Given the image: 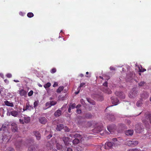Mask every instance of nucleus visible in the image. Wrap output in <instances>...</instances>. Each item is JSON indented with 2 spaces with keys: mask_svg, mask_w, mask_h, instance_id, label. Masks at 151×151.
Segmentation results:
<instances>
[{
  "mask_svg": "<svg viewBox=\"0 0 151 151\" xmlns=\"http://www.w3.org/2000/svg\"><path fill=\"white\" fill-rule=\"evenodd\" d=\"M111 102L114 105H116L118 104L119 102V100L116 97H112L111 98Z\"/></svg>",
  "mask_w": 151,
  "mask_h": 151,
  "instance_id": "9",
  "label": "nucleus"
},
{
  "mask_svg": "<svg viewBox=\"0 0 151 151\" xmlns=\"http://www.w3.org/2000/svg\"><path fill=\"white\" fill-rule=\"evenodd\" d=\"M79 76L80 77H83V76H84V75L83 74H81L80 75H79Z\"/></svg>",
  "mask_w": 151,
  "mask_h": 151,
  "instance_id": "62",
  "label": "nucleus"
},
{
  "mask_svg": "<svg viewBox=\"0 0 151 151\" xmlns=\"http://www.w3.org/2000/svg\"><path fill=\"white\" fill-rule=\"evenodd\" d=\"M56 147L58 149L61 150L62 148V146L61 145L59 144L58 143H57L56 144Z\"/></svg>",
  "mask_w": 151,
  "mask_h": 151,
  "instance_id": "35",
  "label": "nucleus"
},
{
  "mask_svg": "<svg viewBox=\"0 0 151 151\" xmlns=\"http://www.w3.org/2000/svg\"><path fill=\"white\" fill-rule=\"evenodd\" d=\"M141 68L139 67V71L141 72H143L144 71H145L146 70V69L145 68H143L141 65L140 66Z\"/></svg>",
  "mask_w": 151,
  "mask_h": 151,
  "instance_id": "33",
  "label": "nucleus"
},
{
  "mask_svg": "<svg viewBox=\"0 0 151 151\" xmlns=\"http://www.w3.org/2000/svg\"><path fill=\"white\" fill-rule=\"evenodd\" d=\"M133 133V131L131 130H128L126 132L125 134L128 136H132Z\"/></svg>",
  "mask_w": 151,
  "mask_h": 151,
  "instance_id": "22",
  "label": "nucleus"
},
{
  "mask_svg": "<svg viewBox=\"0 0 151 151\" xmlns=\"http://www.w3.org/2000/svg\"><path fill=\"white\" fill-rule=\"evenodd\" d=\"M64 89V87L63 86H60L59 88L57 89L56 92L58 93H60Z\"/></svg>",
  "mask_w": 151,
  "mask_h": 151,
  "instance_id": "27",
  "label": "nucleus"
},
{
  "mask_svg": "<svg viewBox=\"0 0 151 151\" xmlns=\"http://www.w3.org/2000/svg\"><path fill=\"white\" fill-rule=\"evenodd\" d=\"M103 85L106 87L105 88H103L101 89V90L104 92L107 93L108 94H110L111 93V91L107 87L108 86V82L107 81H105L103 84Z\"/></svg>",
  "mask_w": 151,
  "mask_h": 151,
  "instance_id": "2",
  "label": "nucleus"
},
{
  "mask_svg": "<svg viewBox=\"0 0 151 151\" xmlns=\"http://www.w3.org/2000/svg\"><path fill=\"white\" fill-rule=\"evenodd\" d=\"M33 109V107L29 104H27L26 106V109Z\"/></svg>",
  "mask_w": 151,
  "mask_h": 151,
  "instance_id": "41",
  "label": "nucleus"
},
{
  "mask_svg": "<svg viewBox=\"0 0 151 151\" xmlns=\"http://www.w3.org/2000/svg\"><path fill=\"white\" fill-rule=\"evenodd\" d=\"M51 84L50 82H48L44 85V86L45 88H47L51 86Z\"/></svg>",
  "mask_w": 151,
  "mask_h": 151,
  "instance_id": "30",
  "label": "nucleus"
},
{
  "mask_svg": "<svg viewBox=\"0 0 151 151\" xmlns=\"http://www.w3.org/2000/svg\"><path fill=\"white\" fill-rule=\"evenodd\" d=\"M145 120H142L143 122H148L149 121L150 123L151 124V114H145Z\"/></svg>",
  "mask_w": 151,
  "mask_h": 151,
  "instance_id": "4",
  "label": "nucleus"
},
{
  "mask_svg": "<svg viewBox=\"0 0 151 151\" xmlns=\"http://www.w3.org/2000/svg\"><path fill=\"white\" fill-rule=\"evenodd\" d=\"M137 93V91L135 90H134L133 92H132L131 94H130L129 96L131 98L133 97L134 96H135Z\"/></svg>",
  "mask_w": 151,
  "mask_h": 151,
  "instance_id": "23",
  "label": "nucleus"
},
{
  "mask_svg": "<svg viewBox=\"0 0 151 151\" xmlns=\"http://www.w3.org/2000/svg\"><path fill=\"white\" fill-rule=\"evenodd\" d=\"M22 144V141H20L19 142H17L15 143V145L16 148L17 150L21 147Z\"/></svg>",
  "mask_w": 151,
  "mask_h": 151,
  "instance_id": "18",
  "label": "nucleus"
},
{
  "mask_svg": "<svg viewBox=\"0 0 151 151\" xmlns=\"http://www.w3.org/2000/svg\"><path fill=\"white\" fill-rule=\"evenodd\" d=\"M61 114V111L59 109L57 110L54 114L55 116L57 117L59 116Z\"/></svg>",
  "mask_w": 151,
  "mask_h": 151,
  "instance_id": "20",
  "label": "nucleus"
},
{
  "mask_svg": "<svg viewBox=\"0 0 151 151\" xmlns=\"http://www.w3.org/2000/svg\"><path fill=\"white\" fill-rule=\"evenodd\" d=\"M5 127V126L4 127L3 126H2L1 128H0V131L4 130V128Z\"/></svg>",
  "mask_w": 151,
  "mask_h": 151,
  "instance_id": "57",
  "label": "nucleus"
},
{
  "mask_svg": "<svg viewBox=\"0 0 151 151\" xmlns=\"http://www.w3.org/2000/svg\"><path fill=\"white\" fill-rule=\"evenodd\" d=\"M58 83L57 82H55L53 85V87H56L58 86Z\"/></svg>",
  "mask_w": 151,
  "mask_h": 151,
  "instance_id": "50",
  "label": "nucleus"
},
{
  "mask_svg": "<svg viewBox=\"0 0 151 151\" xmlns=\"http://www.w3.org/2000/svg\"><path fill=\"white\" fill-rule=\"evenodd\" d=\"M27 16L29 18H31L34 16V14L32 12H29L27 13Z\"/></svg>",
  "mask_w": 151,
  "mask_h": 151,
  "instance_id": "36",
  "label": "nucleus"
},
{
  "mask_svg": "<svg viewBox=\"0 0 151 151\" xmlns=\"http://www.w3.org/2000/svg\"><path fill=\"white\" fill-rule=\"evenodd\" d=\"M132 147H134L136 146L139 143L138 141L136 140H132Z\"/></svg>",
  "mask_w": 151,
  "mask_h": 151,
  "instance_id": "25",
  "label": "nucleus"
},
{
  "mask_svg": "<svg viewBox=\"0 0 151 151\" xmlns=\"http://www.w3.org/2000/svg\"><path fill=\"white\" fill-rule=\"evenodd\" d=\"M85 85V83H81L80 85V86H79V87L78 88V89H80V88L83 87Z\"/></svg>",
  "mask_w": 151,
  "mask_h": 151,
  "instance_id": "47",
  "label": "nucleus"
},
{
  "mask_svg": "<svg viewBox=\"0 0 151 151\" xmlns=\"http://www.w3.org/2000/svg\"><path fill=\"white\" fill-rule=\"evenodd\" d=\"M142 104V100H140L138 101L136 104L137 106L139 107L141 106Z\"/></svg>",
  "mask_w": 151,
  "mask_h": 151,
  "instance_id": "31",
  "label": "nucleus"
},
{
  "mask_svg": "<svg viewBox=\"0 0 151 151\" xmlns=\"http://www.w3.org/2000/svg\"><path fill=\"white\" fill-rule=\"evenodd\" d=\"M19 93L21 96H26L27 92L24 89H21L19 91Z\"/></svg>",
  "mask_w": 151,
  "mask_h": 151,
  "instance_id": "13",
  "label": "nucleus"
},
{
  "mask_svg": "<svg viewBox=\"0 0 151 151\" xmlns=\"http://www.w3.org/2000/svg\"><path fill=\"white\" fill-rule=\"evenodd\" d=\"M106 117L109 120L111 121H114L115 119L114 115L112 114H107L106 115Z\"/></svg>",
  "mask_w": 151,
  "mask_h": 151,
  "instance_id": "17",
  "label": "nucleus"
},
{
  "mask_svg": "<svg viewBox=\"0 0 151 151\" xmlns=\"http://www.w3.org/2000/svg\"><path fill=\"white\" fill-rule=\"evenodd\" d=\"M56 71V69L55 68H52L51 71L50 72L52 73H55Z\"/></svg>",
  "mask_w": 151,
  "mask_h": 151,
  "instance_id": "45",
  "label": "nucleus"
},
{
  "mask_svg": "<svg viewBox=\"0 0 151 151\" xmlns=\"http://www.w3.org/2000/svg\"><path fill=\"white\" fill-rule=\"evenodd\" d=\"M11 129L13 132H16L18 130L17 125L14 123H12L11 124Z\"/></svg>",
  "mask_w": 151,
  "mask_h": 151,
  "instance_id": "7",
  "label": "nucleus"
},
{
  "mask_svg": "<svg viewBox=\"0 0 151 151\" xmlns=\"http://www.w3.org/2000/svg\"><path fill=\"white\" fill-rule=\"evenodd\" d=\"M83 149V148L80 146H77L76 148V150L77 151H81Z\"/></svg>",
  "mask_w": 151,
  "mask_h": 151,
  "instance_id": "29",
  "label": "nucleus"
},
{
  "mask_svg": "<svg viewBox=\"0 0 151 151\" xmlns=\"http://www.w3.org/2000/svg\"><path fill=\"white\" fill-rule=\"evenodd\" d=\"M19 121L21 123H22L23 124V120H22L21 119H19Z\"/></svg>",
  "mask_w": 151,
  "mask_h": 151,
  "instance_id": "64",
  "label": "nucleus"
},
{
  "mask_svg": "<svg viewBox=\"0 0 151 151\" xmlns=\"http://www.w3.org/2000/svg\"><path fill=\"white\" fill-rule=\"evenodd\" d=\"M92 115L90 113H88L87 114L86 116L85 117L88 119H90L92 117Z\"/></svg>",
  "mask_w": 151,
  "mask_h": 151,
  "instance_id": "37",
  "label": "nucleus"
},
{
  "mask_svg": "<svg viewBox=\"0 0 151 151\" xmlns=\"http://www.w3.org/2000/svg\"><path fill=\"white\" fill-rule=\"evenodd\" d=\"M110 69L111 70H115V68H114L112 66L110 67Z\"/></svg>",
  "mask_w": 151,
  "mask_h": 151,
  "instance_id": "55",
  "label": "nucleus"
},
{
  "mask_svg": "<svg viewBox=\"0 0 151 151\" xmlns=\"http://www.w3.org/2000/svg\"><path fill=\"white\" fill-rule=\"evenodd\" d=\"M52 137V135L51 134L49 135L47 137V139H50Z\"/></svg>",
  "mask_w": 151,
  "mask_h": 151,
  "instance_id": "54",
  "label": "nucleus"
},
{
  "mask_svg": "<svg viewBox=\"0 0 151 151\" xmlns=\"http://www.w3.org/2000/svg\"><path fill=\"white\" fill-rule=\"evenodd\" d=\"M113 145V144L111 142H106L105 144V148L106 149H109V148H111Z\"/></svg>",
  "mask_w": 151,
  "mask_h": 151,
  "instance_id": "12",
  "label": "nucleus"
},
{
  "mask_svg": "<svg viewBox=\"0 0 151 151\" xmlns=\"http://www.w3.org/2000/svg\"><path fill=\"white\" fill-rule=\"evenodd\" d=\"M39 104V101H35L34 103V107L35 108Z\"/></svg>",
  "mask_w": 151,
  "mask_h": 151,
  "instance_id": "40",
  "label": "nucleus"
},
{
  "mask_svg": "<svg viewBox=\"0 0 151 151\" xmlns=\"http://www.w3.org/2000/svg\"><path fill=\"white\" fill-rule=\"evenodd\" d=\"M77 112L78 114H80L81 112V110L79 109H77Z\"/></svg>",
  "mask_w": 151,
  "mask_h": 151,
  "instance_id": "52",
  "label": "nucleus"
},
{
  "mask_svg": "<svg viewBox=\"0 0 151 151\" xmlns=\"http://www.w3.org/2000/svg\"><path fill=\"white\" fill-rule=\"evenodd\" d=\"M64 125L63 124H60L57 125L56 129L58 131H60L64 128Z\"/></svg>",
  "mask_w": 151,
  "mask_h": 151,
  "instance_id": "21",
  "label": "nucleus"
},
{
  "mask_svg": "<svg viewBox=\"0 0 151 151\" xmlns=\"http://www.w3.org/2000/svg\"><path fill=\"white\" fill-rule=\"evenodd\" d=\"M145 83V82L143 81H142L140 82L138 85L139 86H143Z\"/></svg>",
  "mask_w": 151,
  "mask_h": 151,
  "instance_id": "43",
  "label": "nucleus"
},
{
  "mask_svg": "<svg viewBox=\"0 0 151 151\" xmlns=\"http://www.w3.org/2000/svg\"><path fill=\"white\" fill-rule=\"evenodd\" d=\"M132 140H129L127 141V144L128 146L132 147Z\"/></svg>",
  "mask_w": 151,
  "mask_h": 151,
  "instance_id": "38",
  "label": "nucleus"
},
{
  "mask_svg": "<svg viewBox=\"0 0 151 151\" xmlns=\"http://www.w3.org/2000/svg\"><path fill=\"white\" fill-rule=\"evenodd\" d=\"M38 148V145H31L29 147L28 151H37Z\"/></svg>",
  "mask_w": 151,
  "mask_h": 151,
  "instance_id": "3",
  "label": "nucleus"
},
{
  "mask_svg": "<svg viewBox=\"0 0 151 151\" xmlns=\"http://www.w3.org/2000/svg\"><path fill=\"white\" fill-rule=\"evenodd\" d=\"M116 129V127L114 124L109 125L107 127L108 130L110 133L114 132Z\"/></svg>",
  "mask_w": 151,
  "mask_h": 151,
  "instance_id": "5",
  "label": "nucleus"
},
{
  "mask_svg": "<svg viewBox=\"0 0 151 151\" xmlns=\"http://www.w3.org/2000/svg\"><path fill=\"white\" fill-rule=\"evenodd\" d=\"M70 139V138L68 137H63V140L65 145L69 143Z\"/></svg>",
  "mask_w": 151,
  "mask_h": 151,
  "instance_id": "14",
  "label": "nucleus"
},
{
  "mask_svg": "<svg viewBox=\"0 0 151 151\" xmlns=\"http://www.w3.org/2000/svg\"><path fill=\"white\" fill-rule=\"evenodd\" d=\"M39 122L41 124H45L47 122V119L45 117H40L39 118Z\"/></svg>",
  "mask_w": 151,
  "mask_h": 151,
  "instance_id": "8",
  "label": "nucleus"
},
{
  "mask_svg": "<svg viewBox=\"0 0 151 151\" xmlns=\"http://www.w3.org/2000/svg\"><path fill=\"white\" fill-rule=\"evenodd\" d=\"M127 151H140V149L139 148H134L129 149Z\"/></svg>",
  "mask_w": 151,
  "mask_h": 151,
  "instance_id": "34",
  "label": "nucleus"
},
{
  "mask_svg": "<svg viewBox=\"0 0 151 151\" xmlns=\"http://www.w3.org/2000/svg\"><path fill=\"white\" fill-rule=\"evenodd\" d=\"M71 108L70 106V104L69 107L68 109V111L69 113H70L71 112Z\"/></svg>",
  "mask_w": 151,
  "mask_h": 151,
  "instance_id": "53",
  "label": "nucleus"
},
{
  "mask_svg": "<svg viewBox=\"0 0 151 151\" xmlns=\"http://www.w3.org/2000/svg\"><path fill=\"white\" fill-rule=\"evenodd\" d=\"M6 151H14V150L13 148L10 147L8 148Z\"/></svg>",
  "mask_w": 151,
  "mask_h": 151,
  "instance_id": "44",
  "label": "nucleus"
},
{
  "mask_svg": "<svg viewBox=\"0 0 151 151\" xmlns=\"http://www.w3.org/2000/svg\"><path fill=\"white\" fill-rule=\"evenodd\" d=\"M115 93L116 96L122 99H124L125 98V95L122 92L116 91Z\"/></svg>",
  "mask_w": 151,
  "mask_h": 151,
  "instance_id": "6",
  "label": "nucleus"
},
{
  "mask_svg": "<svg viewBox=\"0 0 151 151\" xmlns=\"http://www.w3.org/2000/svg\"><path fill=\"white\" fill-rule=\"evenodd\" d=\"M11 115L14 117H17L19 115L18 111L15 110H13L10 112Z\"/></svg>",
  "mask_w": 151,
  "mask_h": 151,
  "instance_id": "16",
  "label": "nucleus"
},
{
  "mask_svg": "<svg viewBox=\"0 0 151 151\" xmlns=\"http://www.w3.org/2000/svg\"><path fill=\"white\" fill-rule=\"evenodd\" d=\"M141 129L142 128L139 124H138L136 125L135 126V131L136 132L138 133H140Z\"/></svg>",
  "mask_w": 151,
  "mask_h": 151,
  "instance_id": "15",
  "label": "nucleus"
},
{
  "mask_svg": "<svg viewBox=\"0 0 151 151\" xmlns=\"http://www.w3.org/2000/svg\"><path fill=\"white\" fill-rule=\"evenodd\" d=\"M119 126L121 127V130L118 131L119 132H121L122 131V130H123V129L125 128L124 125L123 124H120L119 125Z\"/></svg>",
  "mask_w": 151,
  "mask_h": 151,
  "instance_id": "32",
  "label": "nucleus"
},
{
  "mask_svg": "<svg viewBox=\"0 0 151 151\" xmlns=\"http://www.w3.org/2000/svg\"><path fill=\"white\" fill-rule=\"evenodd\" d=\"M65 132H69L70 131V129L67 127H65Z\"/></svg>",
  "mask_w": 151,
  "mask_h": 151,
  "instance_id": "48",
  "label": "nucleus"
},
{
  "mask_svg": "<svg viewBox=\"0 0 151 151\" xmlns=\"http://www.w3.org/2000/svg\"><path fill=\"white\" fill-rule=\"evenodd\" d=\"M2 142L4 144L7 143L9 140V137L6 135L3 136Z\"/></svg>",
  "mask_w": 151,
  "mask_h": 151,
  "instance_id": "10",
  "label": "nucleus"
},
{
  "mask_svg": "<svg viewBox=\"0 0 151 151\" xmlns=\"http://www.w3.org/2000/svg\"><path fill=\"white\" fill-rule=\"evenodd\" d=\"M73 137L75 138H81V143H82L85 147L89 145L88 142V140L90 138L89 136L87 134H84L83 135H81L78 133H75L73 135Z\"/></svg>",
  "mask_w": 151,
  "mask_h": 151,
  "instance_id": "1",
  "label": "nucleus"
},
{
  "mask_svg": "<svg viewBox=\"0 0 151 151\" xmlns=\"http://www.w3.org/2000/svg\"><path fill=\"white\" fill-rule=\"evenodd\" d=\"M112 141L114 142H116L117 141V139L116 138H114L112 139Z\"/></svg>",
  "mask_w": 151,
  "mask_h": 151,
  "instance_id": "59",
  "label": "nucleus"
},
{
  "mask_svg": "<svg viewBox=\"0 0 151 151\" xmlns=\"http://www.w3.org/2000/svg\"><path fill=\"white\" fill-rule=\"evenodd\" d=\"M67 151H73V150L71 148H67Z\"/></svg>",
  "mask_w": 151,
  "mask_h": 151,
  "instance_id": "56",
  "label": "nucleus"
},
{
  "mask_svg": "<svg viewBox=\"0 0 151 151\" xmlns=\"http://www.w3.org/2000/svg\"><path fill=\"white\" fill-rule=\"evenodd\" d=\"M78 90H79V91L78 92H75V93L76 94H78L79 92V90L80 89H79Z\"/></svg>",
  "mask_w": 151,
  "mask_h": 151,
  "instance_id": "63",
  "label": "nucleus"
},
{
  "mask_svg": "<svg viewBox=\"0 0 151 151\" xmlns=\"http://www.w3.org/2000/svg\"><path fill=\"white\" fill-rule=\"evenodd\" d=\"M81 106L80 104H78L76 106V108H79Z\"/></svg>",
  "mask_w": 151,
  "mask_h": 151,
  "instance_id": "60",
  "label": "nucleus"
},
{
  "mask_svg": "<svg viewBox=\"0 0 151 151\" xmlns=\"http://www.w3.org/2000/svg\"><path fill=\"white\" fill-rule=\"evenodd\" d=\"M24 122L25 123H28L30 121V118L29 117L25 116L24 117Z\"/></svg>",
  "mask_w": 151,
  "mask_h": 151,
  "instance_id": "26",
  "label": "nucleus"
},
{
  "mask_svg": "<svg viewBox=\"0 0 151 151\" xmlns=\"http://www.w3.org/2000/svg\"><path fill=\"white\" fill-rule=\"evenodd\" d=\"M51 106H54L55 105L57 104V101H50Z\"/></svg>",
  "mask_w": 151,
  "mask_h": 151,
  "instance_id": "42",
  "label": "nucleus"
},
{
  "mask_svg": "<svg viewBox=\"0 0 151 151\" xmlns=\"http://www.w3.org/2000/svg\"><path fill=\"white\" fill-rule=\"evenodd\" d=\"M4 81L5 83H8L9 82L8 80L6 79H5L4 80Z\"/></svg>",
  "mask_w": 151,
  "mask_h": 151,
  "instance_id": "58",
  "label": "nucleus"
},
{
  "mask_svg": "<svg viewBox=\"0 0 151 151\" xmlns=\"http://www.w3.org/2000/svg\"><path fill=\"white\" fill-rule=\"evenodd\" d=\"M4 103L7 106L10 107H13L14 106L13 103L12 102H10L8 101H4Z\"/></svg>",
  "mask_w": 151,
  "mask_h": 151,
  "instance_id": "19",
  "label": "nucleus"
},
{
  "mask_svg": "<svg viewBox=\"0 0 151 151\" xmlns=\"http://www.w3.org/2000/svg\"><path fill=\"white\" fill-rule=\"evenodd\" d=\"M45 106L47 107V108H50L51 107V105L50 102H47L45 104Z\"/></svg>",
  "mask_w": 151,
  "mask_h": 151,
  "instance_id": "39",
  "label": "nucleus"
},
{
  "mask_svg": "<svg viewBox=\"0 0 151 151\" xmlns=\"http://www.w3.org/2000/svg\"><path fill=\"white\" fill-rule=\"evenodd\" d=\"M14 82H16V83H17V82H19V81H18V80H14Z\"/></svg>",
  "mask_w": 151,
  "mask_h": 151,
  "instance_id": "61",
  "label": "nucleus"
},
{
  "mask_svg": "<svg viewBox=\"0 0 151 151\" xmlns=\"http://www.w3.org/2000/svg\"><path fill=\"white\" fill-rule=\"evenodd\" d=\"M6 76L8 78H10L12 77V75L10 73H8L6 75Z\"/></svg>",
  "mask_w": 151,
  "mask_h": 151,
  "instance_id": "51",
  "label": "nucleus"
},
{
  "mask_svg": "<svg viewBox=\"0 0 151 151\" xmlns=\"http://www.w3.org/2000/svg\"><path fill=\"white\" fill-rule=\"evenodd\" d=\"M46 146L48 150H51L52 148V145L50 142H47L46 144Z\"/></svg>",
  "mask_w": 151,
  "mask_h": 151,
  "instance_id": "24",
  "label": "nucleus"
},
{
  "mask_svg": "<svg viewBox=\"0 0 151 151\" xmlns=\"http://www.w3.org/2000/svg\"><path fill=\"white\" fill-rule=\"evenodd\" d=\"M33 133L36 137V139L37 140H40L41 138V134L38 131H35L33 132Z\"/></svg>",
  "mask_w": 151,
  "mask_h": 151,
  "instance_id": "11",
  "label": "nucleus"
},
{
  "mask_svg": "<svg viewBox=\"0 0 151 151\" xmlns=\"http://www.w3.org/2000/svg\"><path fill=\"white\" fill-rule=\"evenodd\" d=\"M33 93V91L32 90H31L28 93V96H32Z\"/></svg>",
  "mask_w": 151,
  "mask_h": 151,
  "instance_id": "46",
  "label": "nucleus"
},
{
  "mask_svg": "<svg viewBox=\"0 0 151 151\" xmlns=\"http://www.w3.org/2000/svg\"><path fill=\"white\" fill-rule=\"evenodd\" d=\"M79 142V140L77 138H75V139L73 141V144L75 145L78 144Z\"/></svg>",
  "mask_w": 151,
  "mask_h": 151,
  "instance_id": "28",
  "label": "nucleus"
},
{
  "mask_svg": "<svg viewBox=\"0 0 151 151\" xmlns=\"http://www.w3.org/2000/svg\"><path fill=\"white\" fill-rule=\"evenodd\" d=\"M76 106V104L75 103H73L71 105L70 104L71 108L72 109H73L75 108Z\"/></svg>",
  "mask_w": 151,
  "mask_h": 151,
  "instance_id": "49",
  "label": "nucleus"
}]
</instances>
